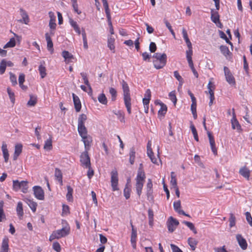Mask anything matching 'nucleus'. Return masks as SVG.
Instances as JSON below:
<instances>
[{
	"label": "nucleus",
	"instance_id": "nucleus-1",
	"mask_svg": "<svg viewBox=\"0 0 252 252\" xmlns=\"http://www.w3.org/2000/svg\"><path fill=\"white\" fill-rule=\"evenodd\" d=\"M122 89L124 94V100L125 106L128 114H131V98L129 87L127 83L123 80L122 82Z\"/></svg>",
	"mask_w": 252,
	"mask_h": 252
},
{
	"label": "nucleus",
	"instance_id": "nucleus-2",
	"mask_svg": "<svg viewBox=\"0 0 252 252\" xmlns=\"http://www.w3.org/2000/svg\"><path fill=\"white\" fill-rule=\"evenodd\" d=\"M156 60L153 61L154 67L158 69L163 68L166 63L167 56L165 53H156L153 56Z\"/></svg>",
	"mask_w": 252,
	"mask_h": 252
},
{
	"label": "nucleus",
	"instance_id": "nucleus-3",
	"mask_svg": "<svg viewBox=\"0 0 252 252\" xmlns=\"http://www.w3.org/2000/svg\"><path fill=\"white\" fill-rule=\"evenodd\" d=\"M66 223H67L66 222ZM69 233L70 227L67 224H66V225L62 229L53 231L49 237V241H52L55 239H59L62 237H65L68 235Z\"/></svg>",
	"mask_w": 252,
	"mask_h": 252
},
{
	"label": "nucleus",
	"instance_id": "nucleus-4",
	"mask_svg": "<svg viewBox=\"0 0 252 252\" xmlns=\"http://www.w3.org/2000/svg\"><path fill=\"white\" fill-rule=\"evenodd\" d=\"M80 161L82 166L85 167H90L91 164L88 151L85 150L81 154Z\"/></svg>",
	"mask_w": 252,
	"mask_h": 252
},
{
	"label": "nucleus",
	"instance_id": "nucleus-5",
	"mask_svg": "<svg viewBox=\"0 0 252 252\" xmlns=\"http://www.w3.org/2000/svg\"><path fill=\"white\" fill-rule=\"evenodd\" d=\"M111 183L113 191L118 190V174L116 170H113L111 172Z\"/></svg>",
	"mask_w": 252,
	"mask_h": 252
},
{
	"label": "nucleus",
	"instance_id": "nucleus-6",
	"mask_svg": "<svg viewBox=\"0 0 252 252\" xmlns=\"http://www.w3.org/2000/svg\"><path fill=\"white\" fill-rule=\"evenodd\" d=\"M179 221L172 217H170L167 221L168 230L170 232H173L179 225Z\"/></svg>",
	"mask_w": 252,
	"mask_h": 252
},
{
	"label": "nucleus",
	"instance_id": "nucleus-7",
	"mask_svg": "<svg viewBox=\"0 0 252 252\" xmlns=\"http://www.w3.org/2000/svg\"><path fill=\"white\" fill-rule=\"evenodd\" d=\"M223 70L226 81L230 85H235V78L230 71L229 68L226 66H224Z\"/></svg>",
	"mask_w": 252,
	"mask_h": 252
},
{
	"label": "nucleus",
	"instance_id": "nucleus-8",
	"mask_svg": "<svg viewBox=\"0 0 252 252\" xmlns=\"http://www.w3.org/2000/svg\"><path fill=\"white\" fill-rule=\"evenodd\" d=\"M33 190L35 197L41 200H43L44 199V192L42 188L40 186H34L33 187Z\"/></svg>",
	"mask_w": 252,
	"mask_h": 252
},
{
	"label": "nucleus",
	"instance_id": "nucleus-9",
	"mask_svg": "<svg viewBox=\"0 0 252 252\" xmlns=\"http://www.w3.org/2000/svg\"><path fill=\"white\" fill-rule=\"evenodd\" d=\"M232 111L233 117L231 120L232 128L233 129H236L239 132H240L242 131V129L241 128V125L236 119L234 108L232 109Z\"/></svg>",
	"mask_w": 252,
	"mask_h": 252
},
{
	"label": "nucleus",
	"instance_id": "nucleus-10",
	"mask_svg": "<svg viewBox=\"0 0 252 252\" xmlns=\"http://www.w3.org/2000/svg\"><path fill=\"white\" fill-rule=\"evenodd\" d=\"M236 237L241 248L243 250H246L248 247V244L246 239L244 238L241 234L236 235Z\"/></svg>",
	"mask_w": 252,
	"mask_h": 252
},
{
	"label": "nucleus",
	"instance_id": "nucleus-11",
	"mask_svg": "<svg viewBox=\"0 0 252 252\" xmlns=\"http://www.w3.org/2000/svg\"><path fill=\"white\" fill-rule=\"evenodd\" d=\"M82 141L83 142L86 151H88L91 147V144L93 141L92 137L90 135H87L82 137Z\"/></svg>",
	"mask_w": 252,
	"mask_h": 252
},
{
	"label": "nucleus",
	"instance_id": "nucleus-12",
	"mask_svg": "<svg viewBox=\"0 0 252 252\" xmlns=\"http://www.w3.org/2000/svg\"><path fill=\"white\" fill-rule=\"evenodd\" d=\"M207 134L209 139V143L211 146V148L212 152L214 153L215 155H217V149L215 146V142L214 138L213 136L212 135L211 133L207 131Z\"/></svg>",
	"mask_w": 252,
	"mask_h": 252
},
{
	"label": "nucleus",
	"instance_id": "nucleus-13",
	"mask_svg": "<svg viewBox=\"0 0 252 252\" xmlns=\"http://www.w3.org/2000/svg\"><path fill=\"white\" fill-rule=\"evenodd\" d=\"M20 11L21 13V15L22 17V19L19 20L18 21L20 23H23L25 24H28L30 22V19L29 16L26 12V11L24 10L23 8H20Z\"/></svg>",
	"mask_w": 252,
	"mask_h": 252
},
{
	"label": "nucleus",
	"instance_id": "nucleus-14",
	"mask_svg": "<svg viewBox=\"0 0 252 252\" xmlns=\"http://www.w3.org/2000/svg\"><path fill=\"white\" fill-rule=\"evenodd\" d=\"M73 100L74 102V107L76 112H78L81 109V104L79 98L74 94H72Z\"/></svg>",
	"mask_w": 252,
	"mask_h": 252
},
{
	"label": "nucleus",
	"instance_id": "nucleus-15",
	"mask_svg": "<svg viewBox=\"0 0 252 252\" xmlns=\"http://www.w3.org/2000/svg\"><path fill=\"white\" fill-rule=\"evenodd\" d=\"M173 207L175 211L178 213L179 214H182L186 216L189 217V215L187 214L183 210L180 209L181 208V201L178 200L177 202H174L173 203Z\"/></svg>",
	"mask_w": 252,
	"mask_h": 252
},
{
	"label": "nucleus",
	"instance_id": "nucleus-16",
	"mask_svg": "<svg viewBox=\"0 0 252 252\" xmlns=\"http://www.w3.org/2000/svg\"><path fill=\"white\" fill-rule=\"evenodd\" d=\"M145 172L142 169L139 168L137 177L136 178V182L137 183H143L145 179Z\"/></svg>",
	"mask_w": 252,
	"mask_h": 252
},
{
	"label": "nucleus",
	"instance_id": "nucleus-17",
	"mask_svg": "<svg viewBox=\"0 0 252 252\" xmlns=\"http://www.w3.org/2000/svg\"><path fill=\"white\" fill-rule=\"evenodd\" d=\"M239 173L247 180H249L250 170L246 166H244L240 169Z\"/></svg>",
	"mask_w": 252,
	"mask_h": 252
},
{
	"label": "nucleus",
	"instance_id": "nucleus-18",
	"mask_svg": "<svg viewBox=\"0 0 252 252\" xmlns=\"http://www.w3.org/2000/svg\"><path fill=\"white\" fill-rule=\"evenodd\" d=\"M45 38L47 41V48L49 51L51 52V53H53L54 51L53 48V43L52 41L51 38L48 33H45Z\"/></svg>",
	"mask_w": 252,
	"mask_h": 252
},
{
	"label": "nucleus",
	"instance_id": "nucleus-19",
	"mask_svg": "<svg viewBox=\"0 0 252 252\" xmlns=\"http://www.w3.org/2000/svg\"><path fill=\"white\" fill-rule=\"evenodd\" d=\"M9 239L7 237H5L3 240L0 248V252H8L9 250L8 245Z\"/></svg>",
	"mask_w": 252,
	"mask_h": 252
},
{
	"label": "nucleus",
	"instance_id": "nucleus-20",
	"mask_svg": "<svg viewBox=\"0 0 252 252\" xmlns=\"http://www.w3.org/2000/svg\"><path fill=\"white\" fill-rule=\"evenodd\" d=\"M211 19L213 22L217 24L220 21V15L218 12L215 11L214 9L211 10Z\"/></svg>",
	"mask_w": 252,
	"mask_h": 252
},
{
	"label": "nucleus",
	"instance_id": "nucleus-21",
	"mask_svg": "<svg viewBox=\"0 0 252 252\" xmlns=\"http://www.w3.org/2000/svg\"><path fill=\"white\" fill-rule=\"evenodd\" d=\"M22 150V145L21 144H17L15 147V151L13 155V160L17 159L18 156L20 155Z\"/></svg>",
	"mask_w": 252,
	"mask_h": 252
},
{
	"label": "nucleus",
	"instance_id": "nucleus-22",
	"mask_svg": "<svg viewBox=\"0 0 252 252\" xmlns=\"http://www.w3.org/2000/svg\"><path fill=\"white\" fill-rule=\"evenodd\" d=\"M115 38L112 37V36H109L108 38L107 41V46L110 49V50L112 51L113 53H115Z\"/></svg>",
	"mask_w": 252,
	"mask_h": 252
},
{
	"label": "nucleus",
	"instance_id": "nucleus-23",
	"mask_svg": "<svg viewBox=\"0 0 252 252\" xmlns=\"http://www.w3.org/2000/svg\"><path fill=\"white\" fill-rule=\"evenodd\" d=\"M78 131L80 136L82 137L88 135L87 129L85 126H78Z\"/></svg>",
	"mask_w": 252,
	"mask_h": 252
},
{
	"label": "nucleus",
	"instance_id": "nucleus-24",
	"mask_svg": "<svg viewBox=\"0 0 252 252\" xmlns=\"http://www.w3.org/2000/svg\"><path fill=\"white\" fill-rule=\"evenodd\" d=\"M135 148L133 147L130 149L129 150V161L131 164H133L134 161H135Z\"/></svg>",
	"mask_w": 252,
	"mask_h": 252
},
{
	"label": "nucleus",
	"instance_id": "nucleus-25",
	"mask_svg": "<svg viewBox=\"0 0 252 252\" xmlns=\"http://www.w3.org/2000/svg\"><path fill=\"white\" fill-rule=\"evenodd\" d=\"M1 150L2 151L3 157L5 162H7L9 158L8 151L7 149V146L5 144L3 143L1 146Z\"/></svg>",
	"mask_w": 252,
	"mask_h": 252
},
{
	"label": "nucleus",
	"instance_id": "nucleus-26",
	"mask_svg": "<svg viewBox=\"0 0 252 252\" xmlns=\"http://www.w3.org/2000/svg\"><path fill=\"white\" fill-rule=\"evenodd\" d=\"M55 176L56 180H57L61 184L63 183V175L62 171L58 168L55 169Z\"/></svg>",
	"mask_w": 252,
	"mask_h": 252
},
{
	"label": "nucleus",
	"instance_id": "nucleus-27",
	"mask_svg": "<svg viewBox=\"0 0 252 252\" xmlns=\"http://www.w3.org/2000/svg\"><path fill=\"white\" fill-rule=\"evenodd\" d=\"M16 211L19 218L21 219V218L24 215L23 204L21 202H19L18 203L16 208Z\"/></svg>",
	"mask_w": 252,
	"mask_h": 252
},
{
	"label": "nucleus",
	"instance_id": "nucleus-28",
	"mask_svg": "<svg viewBox=\"0 0 252 252\" xmlns=\"http://www.w3.org/2000/svg\"><path fill=\"white\" fill-rule=\"evenodd\" d=\"M221 53L226 58L231 54L226 46L221 45L220 47Z\"/></svg>",
	"mask_w": 252,
	"mask_h": 252
},
{
	"label": "nucleus",
	"instance_id": "nucleus-29",
	"mask_svg": "<svg viewBox=\"0 0 252 252\" xmlns=\"http://www.w3.org/2000/svg\"><path fill=\"white\" fill-rule=\"evenodd\" d=\"M49 14L50 17L49 26L50 29L54 30L56 29L57 25L55 22V19H53V16H54V13L52 12H49Z\"/></svg>",
	"mask_w": 252,
	"mask_h": 252
},
{
	"label": "nucleus",
	"instance_id": "nucleus-30",
	"mask_svg": "<svg viewBox=\"0 0 252 252\" xmlns=\"http://www.w3.org/2000/svg\"><path fill=\"white\" fill-rule=\"evenodd\" d=\"M109 92L111 95V99L112 101H114L116 100L117 96V92L115 89L112 87L109 88Z\"/></svg>",
	"mask_w": 252,
	"mask_h": 252
},
{
	"label": "nucleus",
	"instance_id": "nucleus-31",
	"mask_svg": "<svg viewBox=\"0 0 252 252\" xmlns=\"http://www.w3.org/2000/svg\"><path fill=\"white\" fill-rule=\"evenodd\" d=\"M87 119V117L86 115L84 114L80 115L78 120V126H84Z\"/></svg>",
	"mask_w": 252,
	"mask_h": 252
},
{
	"label": "nucleus",
	"instance_id": "nucleus-32",
	"mask_svg": "<svg viewBox=\"0 0 252 252\" xmlns=\"http://www.w3.org/2000/svg\"><path fill=\"white\" fill-rule=\"evenodd\" d=\"M188 242L192 250H195L196 246L197 244V241L194 238H189L188 240Z\"/></svg>",
	"mask_w": 252,
	"mask_h": 252
},
{
	"label": "nucleus",
	"instance_id": "nucleus-33",
	"mask_svg": "<svg viewBox=\"0 0 252 252\" xmlns=\"http://www.w3.org/2000/svg\"><path fill=\"white\" fill-rule=\"evenodd\" d=\"M160 105V108L158 112V114L164 117L167 112V108L166 105L162 103H161Z\"/></svg>",
	"mask_w": 252,
	"mask_h": 252
},
{
	"label": "nucleus",
	"instance_id": "nucleus-34",
	"mask_svg": "<svg viewBox=\"0 0 252 252\" xmlns=\"http://www.w3.org/2000/svg\"><path fill=\"white\" fill-rule=\"evenodd\" d=\"M62 56L64 58L65 60L68 63L69 62V60L73 59V56L68 51H63L62 52Z\"/></svg>",
	"mask_w": 252,
	"mask_h": 252
},
{
	"label": "nucleus",
	"instance_id": "nucleus-35",
	"mask_svg": "<svg viewBox=\"0 0 252 252\" xmlns=\"http://www.w3.org/2000/svg\"><path fill=\"white\" fill-rule=\"evenodd\" d=\"M67 192L66 194L67 200L69 201L73 200L72 193L73 189L70 186H67Z\"/></svg>",
	"mask_w": 252,
	"mask_h": 252
},
{
	"label": "nucleus",
	"instance_id": "nucleus-36",
	"mask_svg": "<svg viewBox=\"0 0 252 252\" xmlns=\"http://www.w3.org/2000/svg\"><path fill=\"white\" fill-rule=\"evenodd\" d=\"M80 75H81L83 80H84V84L87 86V87H88L89 88V90H90L91 91L92 90V87L90 85V84L89 83V80H88V79L87 77V74L86 73H84V72H81L80 73Z\"/></svg>",
	"mask_w": 252,
	"mask_h": 252
},
{
	"label": "nucleus",
	"instance_id": "nucleus-37",
	"mask_svg": "<svg viewBox=\"0 0 252 252\" xmlns=\"http://www.w3.org/2000/svg\"><path fill=\"white\" fill-rule=\"evenodd\" d=\"M98 101L104 105H106L107 103V98L103 93L100 94L98 96Z\"/></svg>",
	"mask_w": 252,
	"mask_h": 252
},
{
	"label": "nucleus",
	"instance_id": "nucleus-38",
	"mask_svg": "<svg viewBox=\"0 0 252 252\" xmlns=\"http://www.w3.org/2000/svg\"><path fill=\"white\" fill-rule=\"evenodd\" d=\"M147 155H148V156L150 158L151 161L153 163H154L155 164L158 163L157 158L156 157H155V156L154 155V153H153L152 150L148 149V152H147Z\"/></svg>",
	"mask_w": 252,
	"mask_h": 252
},
{
	"label": "nucleus",
	"instance_id": "nucleus-39",
	"mask_svg": "<svg viewBox=\"0 0 252 252\" xmlns=\"http://www.w3.org/2000/svg\"><path fill=\"white\" fill-rule=\"evenodd\" d=\"M38 70L41 78H44L46 75V69L45 66L41 64L39 66Z\"/></svg>",
	"mask_w": 252,
	"mask_h": 252
},
{
	"label": "nucleus",
	"instance_id": "nucleus-40",
	"mask_svg": "<svg viewBox=\"0 0 252 252\" xmlns=\"http://www.w3.org/2000/svg\"><path fill=\"white\" fill-rule=\"evenodd\" d=\"M28 182L27 181H22L21 182V189L23 193H26L28 189Z\"/></svg>",
	"mask_w": 252,
	"mask_h": 252
},
{
	"label": "nucleus",
	"instance_id": "nucleus-41",
	"mask_svg": "<svg viewBox=\"0 0 252 252\" xmlns=\"http://www.w3.org/2000/svg\"><path fill=\"white\" fill-rule=\"evenodd\" d=\"M115 114L117 116L118 119L122 123H125V114L122 111L119 110L117 112L115 113Z\"/></svg>",
	"mask_w": 252,
	"mask_h": 252
},
{
	"label": "nucleus",
	"instance_id": "nucleus-42",
	"mask_svg": "<svg viewBox=\"0 0 252 252\" xmlns=\"http://www.w3.org/2000/svg\"><path fill=\"white\" fill-rule=\"evenodd\" d=\"M143 187V183H136V192L139 196V197L140 196L141 193H142V190Z\"/></svg>",
	"mask_w": 252,
	"mask_h": 252
},
{
	"label": "nucleus",
	"instance_id": "nucleus-43",
	"mask_svg": "<svg viewBox=\"0 0 252 252\" xmlns=\"http://www.w3.org/2000/svg\"><path fill=\"white\" fill-rule=\"evenodd\" d=\"M52 139L51 137H50L49 139H47L45 142V144L44 146V148L46 150H50L52 148Z\"/></svg>",
	"mask_w": 252,
	"mask_h": 252
},
{
	"label": "nucleus",
	"instance_id": "nucleus-44",
	"mask_svg": "<svg viewBox=\"0 0 252 252\" xmlns=\"http://www.w3.org/2000/svg\"><path fill=\"white\" fill-rule=\"evenodd\" d=\"M7 92L8 94L9 97L10 99L11 102L14 104L15 102V94H14V92H13L11 91V89L9 87L7 88Z\"/></svg>",
	"mask_w": 252,
	"mask_h": 252
},
{
	"label": "nucleus",
	"instance_id": "nucleus-45",
	"mask_svg": "<svg viewBox=\"0 0 252 252\" xmlns=\"http://www.w3.org/2000/svg\"><path fill=\"white\" fill-rule=\"evenodd\" d=\"M219 35L220 38L224 39L226 43H228L229 45H230L231 46H233L232 43L231 42L229 39L227 37L226 35L224 33V32L221 31H219Z\"/></svg>",
	"mask_w": 252,
	"mask_h": 252
},
{
	"label": "nucleus",
	"instance_id": "nucleus-46",
	"mask_svg": "<svg viewBox=\"0 0 252 252\" xmlns=\"http://www.w3.org/2000/svg\"><path fill=\"white\" fill-rule=\"evenodd\" d=\"M229 226L232 227L235 225L236 224V218L232 213L230 214V217L229 218Z\"/></svg>",
	"mask_w": 252,
	"mask_h": 252
},
{
	"label": "nucleus",
	"instance_id": "nucleus-47",
	"mask_svg": "<svg viewBox=\"0 0 252 252\" xmlns=\"http://www.w3.org/2000/svg\"><path fill=\"white\" fill-rule=\"evenodd\" d=\"M16 42L14 38H11L10 40L4 46L3 48L7 47H13L15 46Z\"/></svg>",
	"mask_w": 252,
	"mask_h": 252
},
{
	"label": "nucleus",
	"instance_id": "nucleus-48",
	"mask_svg": "<svg viewBox=\"0 0 252 252\" xmlns=\"http://www.w3.org/2000/svg\"><path fill=\"white\" fill-rule=\"evenodd\" d=\"M174 75L177 80L179 82V87H181L183 83V78L180 76L178 71H175L174 72Z\"/></svg>",
	"mask_w": 252,
	"mask_h": 252
},
{
	"label": "nucleus",
	"instance_id": "nucleus-49",
	"mask_svg": "<svg viewBox=\"0 0 252 252\" xmlns=\"http://www.w3.org/2000/svg\"><path fill=\"white\" fill-rule=\"evenodd\" d=\"M28 201V205L29 207L32 211V212L34 213L36 210V207L37 206V203L31 200H29Z\"/></svg>",
	"mask_w": 252,
	"mask_h": 252
},
{
	"label": "nucleus",
	"instance_id": "nucleus-50",
	"mask_svg": "<svg viewBox=\"0 0 252 252\" xmlns=\"http://www.w3.org/2000/svg\"><path fill=\"white\" fill-rule=\"evenodd\" d=\"M6 67V63H5V59H3L0 63V74H3Z\"/></svg>",
	"mask_w": 252,
	"mask_h": 252
},
{
	"label": "nucleus",
	"instance_id": "nucleus-51",
	"mask_svg": "<svg viewBox=\"0 0 252 252\" xmlns=\"http://www.w3.org/2000/svg\"><path fill=\"white\" fill-rule=\"evenodd\" d=\"M13 189L15 191H17L21 189V182L18 180L13 181Z\"/></svg>",
	"mask_w": 252,
	"mask_h": 252
},
{
	"label": "nucleus",
	"instance_id": "nucleus-52",
	"mask_svg": "<svg viewBox=\"0 0 252 252\" xmlns=\"http://www.w3.org/2000/svg\"><path fill=\"white\" fill-rule=\"evenodd\" d=\"M72 7L74 11L78 14H80L81 13V11L78 9V5L77 4V0H72Z\"/></svg>",
	"mask_w": 252,
	"mask_h": 252
},
{
	"label": "nucleus",
	"instance_id": "nucleus-53",
	"mask_svg": "<svg viewBox=\"0 0 252 252\" xmlns=\"http://www.w3.org/2000/svg\"><path fill=\"white\" fill-rule=\"evenodd\" d=\"M190 128L191 129V131H192V134L193 135V137H194V139L196 141H199V139H198V134H197V130H196L194 126L193 125H191Z\"/></svg>",
	"mask_w": 252,
	"mask_h": 252
},
{
	"label": "nucleus",
	"instance_id": "nucleus-54",
	"mask_svg": "<svg viewBox=\"0 0 252 252\" xmlns=\"http://www.w3.org/2000/svg\"><path fill=\"white\" fill-rule=\"evenodd\" d=\"M137 237V230L136 229L133 228L131 235V243H133L134 241H136Z\"/></svg>",
	"mask_w": 252,
	"mask_h": 252
},
{
	"label": "nucleus",
	"instance_id": "nucleus-55",
	"mask_svg": "<svg viewBox=\"0 0 252 252\" xmlns=\"http://www.w3.org/2000/svg\"><path fill=\"white\" fill-rule=\"evenodd\" d=\"M36 103V98L31 95L30 99L27 103V105L30 106H33Z\"/></svg>",
	"mask_w": 252,
	"mask_h": 252
},
{
	"label": "nucleus",
	"instance_id": "nucleus-56",
	"mask_svg": "<svg viewBox=\"0 0 252 252\" xmlns=\"http://www.w3.org/2000/svg\"><path fill=\"white\" fill-rule=\"evenodd\" d=\"M10 80L13 86L17 84L16 76L11 72H10Z\"/></svg>",
	"mask_w": 252,
	"mask_h": 252
},
{
	"label": "nucleus",
	"instance_id": "nucleus-57",
	"mask_svg": "<svg viewBox=\"0 0 252 252\" xmlns=\"http://www.w3.org/2000/svg\"><path fill=\"white\" fill-rule=\"evenodd\" d=\"M130 189L126 186L124 190V194L126 199L130 197Z\"/></svg>",
	"mask_w": 252,
	"mask_h": 252
},
{
	"label": "nucleus",
	"instance_id": "nucleus-58",
	"mask_svg": "<svg viewBox=\"0 0 252 252\" xmlns=\"http://www.w3.org/2000/svg\"><path fill=\"white\" fill-rule=\"evenodd\" d=\"M164 23L165 24L166 27L168 29V30H169V31L171 33L172 35L173 36L174 38H175V33L174 31L173 30L172 27H171V25L170 24V23L167 20H165L164 21Z\"/></svg>",
	"mask_w": 252,
	"mask_h": 252
},
{
	"label": "nucleus",
	"instance_id": "nucleus-59",
	"mask_svg": "<svg viewBox=\"0 0 252 252\" xmlns=\"http://www.w3.org/2000/svg\"><path fill=\"white\" fill-rule=\"evenodd\" d=\"M245 215L247 221L249 223L250 225L252 227V217L250 213L247 212L245 213Z\"/></svg>",
	"mask_w": 252,
	"mask_h": 252
},
{
	"label": "nucleus",
	"instance_id": "nucleus-60",
	"mask_svg": "<svg viewBox=\"0 0 252 252\" xmlns=\"http://www.w3.org/2000/svg\"><path fill=\"white\" fill-rule=\"evenodd\" d=\"M169 96L170 97V99L172 100V101L175 104L177 102V98L175 95V92H171L169 93Z\"/></svg>",
	"mask_w": 252,
	"mask_h": 252
},
{
	"label": "nucleus",
	"instance_id": "nucleus-61",
	"mask_svg": "<svg viewBox=\"0 0 252 252\" xmlns=\"http://www.w3.org/2000/svg\"><path fill=\"white\" fill-rule=\"evenodd\" d=\"M53 249L57 252H60L61 246L58 242H54L53 244Z\"/></svg>",
	"mask_w": 252,
	"mask_h": 252
},
{
	"label": "nucleus",
	"instance_id": "nucleus-62",
	"mask_svg": "<svg viewBox=\"0 0 252 252\" xmlns=\"http://www.w3.org/2000/svg\"><path fill=\"white\" fill-rule=\"evenodd\" d=\"M153 189H147V196L149 200H153L154 197L153 195Z\"/></svg>",
	"mask_w": 252,
	"mask_h": 252
},
{
	"label": "nucleus",
	"instance_id": "nucleus-63",
	"mask_svg": "<svg viewBox=\"0 0 252 252\" xmlns=\"http://www.w3.org/2000/svg\"><path fill=\"white\" fill-rule=\"evenodd\" d=\"M149 50L151 52L154 53L157 50V46L155 42H151L149 46Z\"/></svg>",
	"mask_w": 252,
	"mask_h": 252
},
{
	"label": "nucleus",
	"instance_id": "nucleus-64",
	"mask_svg": "<svg viewBox=\"0 0 252 252\" xmlns=\"http://www.w3.org/2000/svg\"><path fill=\"white\" fill-rule=\"evenodd\" d=\"M172 252H183V251L177 246L174 244L170 245Z\"/></svg>",
	"mask_w": 252,
	"mask_h": 252
}]
</instances>
